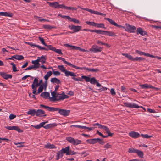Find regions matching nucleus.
<instances>
[{
  "label": "nucleus",
  "instance_id": "f3484780",
  "mask_svg": "<svg viewBox=\"0 0 161 161\" xmlns=\"http://www.w3.org/2000/svg\"><path fill=\"white\" fill-rule=\"evenodd\" d=\"M52 96V97H49V99L50 101L52 102H54L57 99V95L55 91H53L51 93Z\"/></svg>",
  "mask_w": 161,
  "mask_h": 161
},
{
  "label": "nucleus",
  "instance_id": "a211bd4d",
  "mask_svg": "<svg viewBox=\"0 0 161 161\" xmlns=\"http://www.w3.org/2000/svg\"><path fill=\"white\" fill-rule=\"evenodd\" d=\"M47 122H41L39 125H31V126L34 127L36 129H38L41 128L42 127H43L44 125Z\"/></svg>",
  "mask_w": 161,
  "mask_h": 161
},
{
  "label": "nucleus",
  "instance_id": "5701e85b",
  "mask_svg": "<svg viewBox=\"0 0 161 161\" xmlns=\"http://www.w3.org/2000/svg\"><path fill=\"white\" fill-rule=\"evenodd\" d=\"M47 3L49 4V5L52 7L58 8V3L57 2H47Z\"/></svg>",
  "mask_w": 161,
  "mask_h": 161
},
{
  "label": "nucleus",
  "instance_id": "e433bc0d",
  "mask_svg": "<svg viewBox=\"0 0 161 161\" xmlns=\"http://www.w3.org/2000/svg\"><path fill=\"white\" fill-rule=\"evenodd\" d=\"M136 153L141 158H143V153L142 151L137 149L136 152Z\"/></svg>",
  "mask_w": 161,
  "mask_h": 161
},
{
  "label": "nucleus",
  "instance_id": "a19ab883",
  "mask_svg": "<svg viewBox=\"0 0 161 161\" xmlns=\"http://www.w3.org/2000/svg\"><path fill=\"white\" fill-rule=\"evenodd\" d=\"M105 34L107 36H115V34L111 31H105Z\"/></svg>",
  "mask_w": 161,
  "mask_h": 161
},
{
  "label": "nucleus",
  "instance_id": "cd10ccee",
  "mask_svg": "<svg viewBox=\"0 0 161 161\" xmlns=\"http://www.w3.org/2000/svg\"><path fill=\"white\" fill-rule=\"evenodd\" d=\"M57 124L55 123L50 124H47L46 126H43V128L45 129H47L52 128L54 127H55L57 126Z\"/></svg>",
  "mask_w": 161,
  "mask_h": 161
},
{
  "label": "nucleus",
  "instance_id": "4be33fe9",
  "mask_svg": "<svg viewBox=\"0 0 161 161\" xmlns=\"http://www.w3.org/2000/svg\"><path fill=\"white\" fill-rule=\"evenodd\" d=\"M64 46H66V47H69L70 48V49H72V50H77L78 49H80V48L78 47H77L75 46H72L69 45L68 44H64Z\"/></svg>",
  "mask_w": 161,
  "mask_h": 161
},
{
  "label": "nucleus",
  "instance_id": "864d4df0",
  "mask_svg": "<svg viewBox=\"0 0 161 161\" xmlns=\"http://www.w3.org/2000/svg\"><path fill=\"white\" fill-rule=\"evenodd\" d=\"M96 33L99 34L104 35L105 31L96 30Z\"/></svg>",
  "mask_w": 161,
  "mask_h": 161
},
{
  "label": "nucleus",
  "instance_id": "f257e3e1",
  "mask_svg": "<svg viewBox=\"0 0 161 161\" xmlns=\"http://www.w3.org/2000/svg\"><path fill=\"white\" fill-rule=\"evenodd\" d=\"M61 150L62 153H63V154H65L66 155H72L76 154V152L70 150L69 146H67L64 148H63Z\"/></svg>",
  "mask_w": 161,
  "mask_h": 161
},
{
  "label": "nucleus",
  "instance_id": "c85d7f7f",
  "mask_svg": "<svg viewBox=\"0 0 161 161\" xmlns=\"http://www.w3.org/2000/svg\"><path fill=\"white\" fill-rule=\"evenodd\" d=\"M36 111L35 109H32L29 110L27 112V114L32 116L36 115Z\"/></svg>",
  "mask_w": 161,
  "mask_h": 161
},
{
  "label": "nucleus",
  "instance_id": "20e7f679",
  "mask_svg": "<svg viewBox=\"0 0 161 161\" xmlns=\"http://www.w3.org/2000/svg\"><path fill=\"white\" fill-rule=\"evenodd\" d=\"M57 110L55 111H58V113L64 116H68L70 112L69 110H66L64 109H61L58 108H55Z\"/></svg>",
  "mask_w": 161,
  "mask_h": 161
},
{
  "label": "nucleus",
  "instance_id": "39448f33",
  "mask_svg": "<svg viewBox=\"0 0 161 161\" xmlns=\"http://www.w3.org/2000/svg\"><path fill=\"white\" fill-rule=\"evenodd\" d=\"M124 104L126 107L132 108H140V106L134 103L125 102Z\"/></svg>",
  "mask_w": 161,
  "mask_h": 161
},
{
  "label": "nucleus",
  "instance_id": "37998d69",
  "mask_svg": "<svg viewBox=\"0 0 161 161\" xmlns=\"http://www.w3.org/2000/svg\"><path fill=\"white\" fill-rule=\"evenodd\" d=\"M96 27L98 28L106 29V27H105V25L103 23H96Z\"/></svg>",
  "mask_w": 161,
  "mask_h": 161
},
{
  "label": "nucleus",
  "instance_id": "a878e982",
  "mask_svg": "<svg viewBox=\"0 0 161 161\" xmlns=\"http://www.w3.org/2000/svg\"><path fill=\"white\" fill-rule=\"evenodd\" d=\"M39 85V84L38 83V79L37 78H35L31 86L32 88H33L34 86L38 87Z\"/></svg>",
  "mask_w": 161,
  "mask_h": 161
},
{
  "label": "nucleus",
  "instance_id": "13d9d810",
  "mask_svg": "<svg viewBox=\"0 0 161 161\" xmlns=\"http://www.w3.org/2000/svg\"><path fill=\"white\" fill-rule=\"evenodd\" d=\"M43 85H41L40 86L39 88L38 89V92L37 93L38 94L40 93L43 90Z\"/></svg>",
  "mask_w": 161,
  "mask_h": 161
},
{
  "label": "nucleus",
  "instance_id": "5fc2aeb1",
  "mask_svg": "<svg viewBox=\"0 0 161 161\" xmlns=\"http://www.w3.org/2000/svg\"><path fill=\"white\" fill-rule=\"evenodd\" d=\"M137 149L132 148H130L128 149V152L129 153H136Z\"/></svg>",
  "mask_w": 161,
  "mask_h": 161
},
{
  "label": "nucleus",
  "instance_id": "052dcab7",
  "mask_svg": "<svg viewBox=\"0 0 161 161\" xmlns=\"http://www.w3.org/2000/svg\"><path fill=\"white\" fill-rule=\"evenodd\" d=\"M37 87L34 86L33 88H32L33 89L32 93L35 95H37L38 94L37 92H36V88Z\"/></svg>",
  "mask_w": 161,
  "mask_h": 161
},
{
  "label": "nucleus",
  "instance_id": "72a5a7b5",
  "mask_svg": "<svg viewBox=\"0 0 161 161\" xmlns=\"http://www.w3.org/2000/svg\"><path fill=\"white\" fill-rule=\"evenodd\" d=\"M104 19L108 21L111 24L114 25V26L117 25V23H115L114 21L110 18H105Z\"/></svg>",
  "mask_w": 161,
  "mask_h": 161
},
{
  "label": "nucleus",
  "instance_id": "9b49d317",
  "mask_svg": "<svg viewBox=\"0 0 161 161\" xmlns=\"http://www.w3.org/2000/svg\"><path fill=\"white\" fill-rule=\"evenodd\" d=\"M40 107H43L45 109L50 112H55V111L57 109L55 108L49 107L43 104H41Z\"/></svg>",
  "mask_w": 161,
  "mask_h": 161
},
{
  "label": "nucleus",
  "instance_id": "7ed1b4c3",
  "mask_svg": "<svg viewBox=\"0 0 161 161\" xmlns=\"http://www.w3.org/2000/svg\"><path fill=\"white\" fill-rule=\"evenodd\" d=\"M64 74L67 77H69V76H73V77L72 78V79L75 81H78L80 80L75 77L76 76V75L73 72L66 70Z\"/></svg>",
  "mask_w": 161,
  "mask_h": 161
},
{
  "label": "nucleus",
  "instance_id": "8fccbe9b",
  "mask_svg": "<svg viewBox=\"0 0 161 161\" xmlns=\"http://www.w3.org/2000/svg\"><path fill=\"white\" fill-rule=\"evenodd\" d=\"M10 64L12 66V70L14 72H16L18 70L16 69L15 64L14 63H11Z\"/></svg>",
  "mask_w": 161,
  "mask_h": 161
},
{
  "label": "nucleus",
  "instance_id": "c03bdc74",
  "mask_svg": "<svg viewBox=\"0 0 161 161\" xmlns=\"http://www.w3.org/2000/svg\"><path fill=\"white\" fill-rule=\"evenodd\" d=\"M92 125L94 126H98V128H101L102 129H103V128L104 126V125H102L101 124H100L98 123L93 124Z\"/></svg>",
  "mask_w": 161,
  "mask_h": 161
},
{
  "label": "nucleus",
  "instance_id": "2eb2a0df",
  "mask_svg": "<svg viewBox=\"0 0 161 161\" xmlns=\"http://www.w3.org/2000/svg\"><path fill=\"white\" fill-rule=\"evenodd\" d=\"M129 134L130 137L134 138H137L140 136V134L138 132L134 131H131Z\"/></svg>",
  "mask_w": 161,
  "mask_h": 161
},
{
  "label": "nucleus",
  "instance_id": "7c9ffc66",
  "mask_svg": "<svg viewBox=\"0 0 161 161\" xmlns=\"http://www.w3.org/2000/svg\"><path fill=\"white\" fill-rule=\"evenodd\" d=\"M39 58L37 57L36 60L32 61L31 62V63L32 64L38 66L39 67L40 65V64L39 63L40 60Z\"/></svg>",
  "mask_w": 161,
  "mask_h": 161
},
{
  "label": "nucleus",
  "instance_id": "09e8293b",
  "mask_svg": "<svg viewBox=\"0 0 161 161\" xmlns=\"http://www.w3.org/2000/svg\"><path fill=\"white\" fill-rule=\"evenodd\" d=\"M81 141L80 140L78 139L75 140L74 139L73 145H77L79 144H81Z\"/></svg>",
  "mask_w": 161,
  "mask_h": 161
},
{
  "label": "nucleus",
  "instance_id": "0eeeda50",
  "mask_svg": "<svg viewBox=\"0 0 161 161\" xmlns=\"http://www.w3.org/2000/svg\"><path fill=\"white\" fill-rule=\"evenodd\" d=\"M5 128L9 130H14L17 131L18 132L21 133L23 132V131L22 130L19 129V128L17 126H7L5 127Z\"/></svg>",
  "mask_w": 161,
  "mask_h": 161
},
{
  "label": "nucleus",
  "instance_id": "6ab92c4d",
  "mask_svg": "<svg viewBox=\"0 0 161 161\" xmlns=\"http://www.w3.org/2000/svg\"><path fill=\"white\" fill-rule=\"evenodd\" d=\"M12 13L7 12H0V16L12 17L13 16Z\"/></svg>",
  "mask_w": 161,
  "mask_h": 161
},
{
  "label": "nucleus",
  "instance_id": "b1692460",
  "mask_svg": "<svg viewBox=\"0 0 161 161\" xmlns=\"http://www.w3.org/2000/svg\"><path fill=\"white\" fill-rule=\"evenodd\" d=\"M62 60L63 62L64 63L67 64L68 65L71 66L72 67L75 68L76 69H77L78 66H77L75 65H74L70 63H69V62H67V61H66L65 60V59L64 58H63L62 59Z\"/></svg>",
  "mask_w": 161,
  "mask_h": 161
},
{
  "label": "nucleus",
  "instance_id": "f8f14e48",
  "mask_svg": "<svg viewBox=\"0 0 161 161\" xmlns=\"http://www.w3.org/2000/svg\"><path fill=\"white\" fill-rule=\"evenodd\" d=\"M45 112L44 111L41 109H38L36 111V116L39 117L42 116L45 117L46 115L45 114Z\"/></svg>",
  "mask_w": 161,
  "mask_h": 161
},
{
  "label": "nucleus",
  "instance_id": "4468645a",
  "mask_svg": "<svg viewBox=\"0 0 161 161\" xmlns=\"http://www.w3.org/2000/svg\"><path fill=\"white\" fill-rule=\"evenodd\" d=\"M140 86L142 89H148L149 88H150L152 89H154L156 90H157L158 89V88H156L154 87L152 85H148L147 84L141 85H140Z\"/></svg>",
  "mask_w": 161,
  "mask_h": 161
},
{
  "label": "nucleus",
  "instance_id": "3c124183",
  "mask_svg": "<svg viewBox=\"0 0 161 161\" xmlns=\"http://www.w3.org/2000/svg\"><path fill=\"white\" fill-rule=\"evenodd\" d=\"M82 78L85 79V80L87 82H90V79L89 77L86 76L84 75H82L81 76Z\"/></svg>",
  "mask_w": 161,
  "mask_h": 161
},
{
  "label": "nucleus",
  "instance_id": "338daca9",
  "mask_svg": "<svg viewBox=\"0 0 161 161\" xmlns=\"http://www.w3.org/2000/svg\"><path fill=\"white\" fill-rule=\"evenodd\" d=\"M16 116L13 114H10L9 116V118L10 120H12L15 118Z\"/></svg>",
  "mask_w": 161,
  "mask_h": 161
},
{
  "label": "nucleus",
  "instance_id": "1a4fd4ad",
  "mask_svg": "<svg viewBox=\"0 0 161 161\" xmlns=\"http://www.w3.org/2000/svg\"><path fill=\"white\" fill-rule=\"evenodd\" d=\"M68 98H69V96L68 95H66L64 92H63L60 94H57L56 100H64Z\"/></svg>",
  "mask_w": 161,
  "mask_h": 161
},
{
  "label": "nucleus",
  "instance_id": "603ef678",
  "mask_svg": "<svg viewBox=\"0 0 161 161\" xmlns=\"http://www.w3.org/2000/svg\"><path fill=\"white\" fill-rule=\"evenodd\" d=\"M86 23L88 25H90L91 26H96V23L93 22H89V21H86Z\"/></svg>",
  "mask_w": 161,
  "mask_h": 161
},
{
  "label": "nucleus",
  "instance_id": "f03ea898",
  "mask_svg": "<svg viewBox=\"0 0 161 161\" xmlns=\"http://www.w3.org/2000/svg\"><path fill=\"white\" fill-rule=\"evenodd\" d=\"M123 28L125 31L130 32H134L136 30V28L134 26L128 24H125Z\"/></svg>",
  "mask_w": 161,
  "mask_h": 161
},
{
  "label": "nucleus",
  "instance_id": "c9c22d12",
  "mask_svg": "<svg viewBox=\"0 0 161 161\" xmlns=\"http://www.w3.org/2000/svg\"><path fill=\"white\" fill-rule=\"evenodd\" d=\"M66 139L69 142L73 145L74 141V139L73 138L71 137H66Z\"/></svg>",
  "mask_w": 161,
  "mask_h": 161
},
{
  "label": "nucleus",
  "instance_id": "de8ad7c7",
  "mask_svg": "<svg viewBox=\"0 0 161 161\" xmlns=\"http://www.w3.org/2000/svg\"><path fill=\"white\" fill-rule=\"evenodd\" d=\"M43 27L45 29H51L52 28H54V27H53L48 25H43Z\"/></svg>",
  "mask_w": 161,
  "mask_h": 161
},
{
  "label": "nucleus",
  "instance_id": "6e6552de",
  "mask_svg": "<svg viewBox=\"0 0 161 161\" xmlns=\"http://www.w3.org/2000/svg\"><path fill=\"white\" fill-rule=\"evenodd\" d=\"M102 47H99L97 45H93L90 49V50L93 52L94 53H96L101 52L102 49Z\"/></svg>",
  "mask_w": 161,
  "mask_h": 161
},
{
  "label": "nucleus",
  "instance_id": "4c0bfd02",
  "mask_svg": "<svg viewBox=\"0 0 161 161\" xmlns=\"http://www.w3.org/2000/svg\"><path fill=\"white\" fill-rule=\"evenodd\" d=\"M58 67L61 72L64 73H65V71H66L65 68L63 65H58Z\"/></svg>",
  "mask_w": 161,
  "mask_h": 161
},
{
  "label": "nucleus",
  "instance_id": "49530a36",
  "mask_svg": "<svg viewBox=\"0 0 161 161\" xmlns=\"http://www.w3.org/2000/svg\"><path fill=\"white\" fill-rule=\"evenodd\" d=\"M34 17L36 19H38V20L40 22H42V21L45 22V21H49V20H47V19H40V17H38V16H34Z\"/></svg>",
  "mask_w": 161,
  "mask_h": 161
},
{
  "label": "nucleus",
  "instance_id": "4d7b16f0",
  "mask_svg": "<svg viewBox=\"0 0 161 161\" xmlns=\"http://www.w3.org/2000/svg\"><path fill=\"white\" fill-rule=\"evenodd\" d=\"M64 8L67 9V10H76V9L75 8H74L73 7H67L66 6H64Z\"/></svg>",
  "mask_w": 161,
  "mask_h": 161
},
{
  "label": "nucleus",
  "instance_id": "69168bd1",
  "mask_svg": "<svg viewBox=\"0 0 161 161\" xmlns=\"http://www.w3.org/2000/svg\"><path fill=\"white\" fill-rule=\"evenodd\" d=\"M144 55L145 56H148V57H151V58H155V56H153V55H151V54H149L148 53H145V52H144Z\"/></svg>",
  "mask_w": 161,
  "mask_h": 161
},
{
  "label": "nucleus",
  "instance_id": "6e6d98bb",
  "mask_svg": "<svg viewBox=\"0 0 161 161\" xmlns=\"http://www.w3.org/2000/svg\"><path fill=\"white\" fill-rule=\"evenodd\" d=\"M38 39L43 45L44 46H47V44L45 43L44 39L43 38L39 37Z\"/></svg>",
  "mask_w": 161,
  "mask_h": 161
},
{
  "label": "nucleus",
  "instance_id": "aec40b11",
  "mask_svg": "<svg viewBox=\"0 0 161 161\" xmlns=\"http://www.w3.org/2000/svg\"><path fill=\"white\" fill-rule=\"evenodd\" d=\"M50 81L53 83H56L57 85L61 83L60 80L56 77L52 78L51 79Z\"/></svg>",
  "mask_w": 161,
  "mask_h": 161
},
{
  "label": "nucleus",
  "instance_id": "412c9836",
  "mask_svg": "<svg viewBox=\"0 0 161 161\" xmlns=\"http://www.w3.org/2000/svg\"><path fill=\"white\" fill-rule=\"evenodd\" d=\"M99 140V138H94L87 140L86 141L88 143L91 144H94L97 142V141Z\"/></svg>",
  "mask_w": 161,
  "mask_h": 161
},
{
  "label": "nucleus",
  "instance_id": "423d86ee",
  "mask_svg": "<svg viewBox=\"0 0 161 161\" xmlns=\"http://www.w3.org/2000/svg\"><path fill=\"white\" fill-rule=\"evenodd\" d=\"M69 28L71 30H74V31L73 32H70V33H72L74 32H76L79 31L81 30L82 27L80 26H75L73 25H71L69 26Z\"/></svg>",
  "mask_w": 161,
  "mask_h": 161
},
{
  "label": "nucleus",
  "instance_id": "a18cd8bd",
  "mask_svg": "<svg viewBox=\"0 0 161 161\" xmlns=\"http://www.w3.org/2000/svg\"><path fill=\"white\" fill-rule=\"evenodd\" d=\"M97 80L94 77H92L90 79V83L92 84H95L97 83Z\"/></svg>",
  "mask_w": 161,
  "mask_h": 161
},
{
  "label": "nucleus",
  "instance_id": "bf43d9fd",
  "mask_svg": "<svg viewBox=\"0 0 161 161\" xmlns=\"http://www.w3.org/2000/svg\"><path fill=\"white\" fill-rule=\"evenodd\" d=\"M53 51L57 53H58V54H63V53L61 52V50L59 49H56L55 48Z\"/></svg>",
  "mask_w": 161,
  "mask_h": 161
},
{
  "label": "nucleus",
  "instance_id": "680f3d73",
  "mask_svg": "<svg viewBox=\"0 0 161 161\" xmlns=\"http://www.w3.org/2000/svg\"><path fill=\"white\" fill-rule=\"evenodd\" d=\"M141 136L144 138H149L152 137L151 136H149L147 134H142Z\"/></svg>",
  "mask_w": 161,
  "mask_h": 161
},
{
  "label": "nucleus",
  "instance_id": "c756f323",
  "mask_svg": "<svg viewBox=\"0 0 161 161\" xmlns=\"http://www.w3.org/2000/svg\"><path fill=\"white\" fill-rule=\"evenodd\" d=\"M39 58V62H41L42 64H44L46 63V56H42L41 57H38Z\"/></svg>",
  "mask_w": 161,
  "mask_h": 161
},
{
  "label": "nucleus",
  "instance_id": "0e129e2a",
  "mask_svg": "<svg viewBox=\"0 0 161 161\" xmlns=\"http://www.w3.org/2000/svg\"><path fill=\"white\" fill-rule=\"evenodd\" d=\"M45 46L47 47L49 49L53 51H54V49L55 48V47H53L51 45H47V46Z\"/></svg>",
  "mask_w": 161,
  "mask_h": 161
},
{
  "label": "nucleus",
  "instance_id": "774afa93",
  "mask_svg": "<svg viewBox=\"0 0 161 161\" xmlns=\"http://www.w3.org/2000/svg\"><path fill=\"white\" fill-rule=\"evenodd\" d=\"M103 129L107 133H108L109 132V131H110L109 129L105 125Z\"/></svg>",
  "mask_w": 161,
  "mask_h": 161
},
{
  "label": "nucleus",
  "instance_id": "ddd939ff",
  "mask_svg": "<svg viewBox=\"0 0 161 161\" xmlns=\"http://www.w3.org/2000/svg\"><path fill=\"white\" fill-rule=\"evenodd\" d=\"M136 32L137 35L140 34L142 36L147 35V32L145 31H143L142 28L140 27L137 28Z\"/></svg>",
  "mask_w": 161,
  "mask_h": 161
},
{
  "label": "nucleus",
  "instance_id": "e2e57ef3",
  "mask_svg": "<svg viewBox=\"0 0 161 161\" xmlns=\"http://www.w3.org/2000/svg\"><path fill=\"white\" fill-rule=\"evenodd\" d=\"M121 91L123 92H125L126 93L127 92L126 88L123 86H121Z\"/></svg>",
  "mask_w": 161,
  "mask_h": 161
},
{
  "label": "nucleus",
  "instance_id": "9d476101",
  "mask_svg": "<svg viewBox=\"0 0 161 161\" xmlns=\"http://www.w3.org/2000/svg\"><path fill=\"white\" fill-rule=\"evenodd\" d=\"M77 69L86 70L88 71H91L92 72H97L98 71V69H95L93 68H89L85 67H78Z\"/></svg>",
  "mask_w": 161,
  "mask_h": 161
},
{
  "label": "nucleus",
  "instance_id": "dca6fc26",
  "mask_svg": "<svg viewBox=\"0 0 161 161\" xmlns=\"http://www.w3.org/2000/svg\"><path fill=\"white\" fill-rule=\"evenodd\" d=\"M0 75L3 78L5 79H11L12 78L11 75L7 74L4 72H0Z\"/></svg>",
  "mask_w": 161,
  "mask_h": 161
},
{
  "label": "nucleus",
  "instance_id": "58836bf2",
  "mask_svg": "<svg viewBox=\"0 0 161 161\" xmlns=\"http://www.w3.org/2000/svg\"><path fill=\"white\" fill-rule=\"evenodd\" d=\"M52 72L51 71H49L47 72L46 75L44 77V78L47 80L48 78L52 75Z\"/></svg>",
  "mask_w": 161,
  "mask_h": 161
},
{
  "label": "nucleus",
  "instance_id": "393cba45",
  "mask_svg": "<svg viewBox=\"0 0 161 161\" xmlns=\"http://www.w3.org/2000/svg\"><path fill=\"white\" fill-rule=\"evenodd\" d=\"M41 96L43 98L47 99L48 97L49 98L50 93L48 92H44L41 94Z\"/></svg>",
  "mask_w": 161,
  "mask_h": 161
},
{
  "label": "nucleus",
  "instance_id": "ea45409f",
  "mask_svg": "<svg viewBox=\"0 0 161 161\" xmlns=\"http://www.w3.org/2000/svg\"><path fill=\"white\" fill-rule=\"evenodd\" d=\"M78 7L79 8H80L81 9L84 10H85L86 11H87L89 12H90V13H91L92 14H94V10H92V9H88V8H82L80 7V6H78Z\"/></svg>",
  "mask_w": 161,
  "mask_h": 161
},
{
  "label": "nucleus",
  "instance_id": "f704fd0d",
  "mask_svg": "<svg viewBox=\"0 0 161 161\" xmlns=\"http://www.w3.org/2000/svg\"><path fill=\"white\" fill-rule=\"evenodd\" d=\"M63 153H62L61 150L58 152V153H57V158L56 159V160H58L59 159V158H62L63 156Z\"/></svg>",
  "mask_w": 161,
  "mask_h": 161
},
{
  "label": "nucleus",
  "instance_id": "79ce46f5",
  "mask_svg": "<svg viewBox=\"0 0 161 161\" xmlns=\"http://www.w3.org/2000/svg\"><path fill=\"white\" fill-rule=\"evenodd\" d=\"M122 55L126 57L132 61V59H133V57L131 55L128 54L127 53H123Z\"/></svg>",
  "mask_w": 161,
  "mask_h": 161
},
{
  "label": "nucleus",
  "instance_id": "473e14b6",
  "mask_svg": "<svg viewBox=\"0 0 161 161\" xmlns=\"http://www.w3.org/2000/svg\"><path fill=\"white\" fill-rule=\"evenodd\" d=\"M145 59L141 57H136L135 58H133V59H132V61H137L140 62L141 61H144Z\"/></svg>",
  "mask_w": 161,
  "mask_h": 161
},
{
  "label": "nucleus",
  "instance_id": "2f4dec72",
  "mask_svg": "<svg viewBox=\"0 0 161 161\" xmlns=\"http://www.w3.org/2000/svg\"><path fill=\"white\" fill-rule=\"evenodd\" d=\"M14 58L17 59L18 60H23L24 58V57L21 55H16L14 56L13 57Z\"/></svg>",
  "mask_w": 161,
  "mask_h": 161
},
{
  "label": "nucleus",
  "instance_id": "bb28decb",
  "mask_svg": "<svg viewBox=\"0 0 161 161\" xmlns=\"http://www.w3.org/2000/svg\"><path fill=\"white\" fill-rule=\"evenodd\" d=\"M44 147L47 149H54L56 148L55 146L53 144H51L49 143H48L45 145Z\"/></svg>",
  "mask_w": 161,
  "mask_h": 161
}]
</instances>
